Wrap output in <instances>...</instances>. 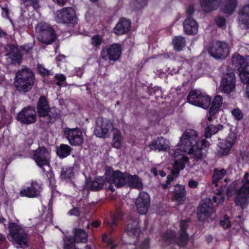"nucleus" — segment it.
<instances>
[{"mask_svg": "<svg viewBox=\"0 0 249 249\" xmlns=\"http://www.w3.org/2000/svg\"><path fill=\"white\" fill-rule=\"evenodd\" d=\"M72 170L70 167H62L61 168L60 177L62 179L71 178L73 176Z\"/></svg>", "mask_w": 249, "mask_h": 249, "instance_id": "44", "label": "nucleus"}, {"mask_svg": "<svg viewBox=\"0 0 249 249\" xmlns=\"http://www.w3.org/2000/svg\"><path fill=\"white\" fill-rule=\"evenodd\" d=\"M188 185L190 188H195L197 187L198 183L197 181L195 180H190L189 182Z\"/></svg>", "mask_w": 249, "mask_h": 249, "instance_id": "60", "label": "nucleus"}, {"mask_svg": "<svg viewBox=\"0 0 249 249\" xmlns=\"http://www.w3.org/2000/svg\"><path fill=\"white\" fill-rule=\"evenodd\" d=\"M57 155L61 158H65L70 154L71 148L67 144H61L56 149Z\"/></svg>", "mask_w": 249, "mask_h": 249, "instance_id": "36", "label": "nucleus"}, {"mask_svg": "<svg viewBox=\"0 0 249 249\" xmlns=\"http://www.w3.org/2000/svg\"><path fill=\"white\" fill-rule=\"evenodd\" d=\"M183 27L185 33L187 35H195L198 31V24L194 18H186Z\"/></svg>", "mask_w": 249, "mask_h": 249, "instance_id": "27", "label": "nucleus"}, {"mask_svg": "<svg viewBox=\"0 0 249 249\" xmlns=\"http://www.w3.org/2000/svg\"><path fill=\"white\" fill-rule=\"evenodd\" d=\"M9 233L7 235L8 239L16 245V247L22 248L27 243L28 235L24 230L16 223H10L9 225Z\"/></svg>", "mask_w": 249, "mask_h": 249, "instance_id": "4", "label": "nucleus"}, {"mask_svg": "<svg viewBox=\"0 0 249 249\" xmlns=\"http://www.w3.org/2000/svg\"><path fill=\"white\" fill-rule=\"evenodd\" d=\"M200 4L203 10L208 13L217 9L219 5L218 0H200Z\"/></svg>", "mask_w": 249, "mask_h": 249, "instance_id": "31", "label": "nucleus"}, {"mask_svg": "<svg viewBox=\"0 0 249 249\" xmlns=\"http://www.w3.org/2000/svg\"><path fill=\"white\" fill-rule=\"evenodd\" d=\"M57 18L59 22L69 25H73L76 22V18L74 10L71 7H66L58 11Z\"/></svg>", "mask_w": 249, "mask_h": 249, "instance_id": "18", "label": "nucleus"}, {"mask_svg": "<svg viewBox=\"0 0 249 249\" xmlns=\"http://www.w3.org/2000/svg\"><path fill=\"white\" fill-rule=\"evenodd\" d=\"M149 147L151 150H165L168 147L167 142L165 139L160 137L152 141L149 144Z\"/></svg>", "mask_w": 249, "mask_h": 249, "instance_id": "30", "label": "nucleus"}, {"mask_svg": "<svg viewBox=\"0 0 249 249\" xmlns=\"http://www.w3.org/2000/svg\"><path fill=\"white\" fill-rule=\"evenodd\" d=\"M75 242L72 237H69L67 241H65L64 249H76Z\"/></svg>", "mask_w": 249, "mask_h": 249, "instance_id": "46", "label": "nucleus"}, {"mask_svg": "<svg viewBox=\"0 0 249 249\" xmlns=\"http://www.w3.org/2000/svg\"><path fill=\"white\" fill-rule=\"evenodd\" d=\"M130 27V20L122 18L114 28V32L116 35H122L127 33Z\"/></svg>", "mask_w": 249, "mask_h": 249, "instance_id": "25", "label": "nucleus"}, {"mask_svg": "<svg viewBox=\"0 0 249 249\" xmlns=\"http://www.w3.org/2000/svg\"><path fill=\"white\" fill-rule=\"evenodd\" d=\"M102 38L99 36H96L92 38V44L94 46H99L102 43Z\"/></svg>", "mask_w": 249, "mask_h": 249, "instance_id": "51", "label": "nucleus"}, {"mask_svg": "<svg viewBox=\"0 0 249 249\" xmlns=\"http://www.w3.org/2000/svg\"><path fill=\"white\" fill-rule=\"evenodd\" d=\"M21 48L23 51L25 52L26 53H30L32 49V47L28 45H24L21 47Z\"/></svg>", "mask_w": 249, "mask_h": 249, "instance_id": "59", "label": "nucleus"}, {"mask_svg": "<svg viewBox=\"0 0 249 249\" xmlns=\"http://www.w3.org/2000/svg\"><path fill=\"white\" fill-rule=\"evenodd\" d=\"M198 144V138L196 131L187 129L180 138V148L185 153H191L193 148Z\"/></svg>", "mask_w": 249, "mask_h": 249, "instance_id": "6", "label": "nucleus"}, {"mask_svg": "<svg viewBox=\"0 0 249 249\" xmlns=\"http://www.w3.org/2000/svg\"><path fill=\"white\" fill-rule=\"evenodd\" d=\"M73 240L77 243H86L88 241V234L81 229L74 228L73 230Z\"/></svg>", "mask_w": 249, "mask_h": 249, "instance_id": "32", "label": "nucleus"}, {"mask_svg": "<svg viewBox=\"0 0 249 249\" xmlns=\"http://www.w3.org/2000/svg\"><path fill=\"white\" fill-rule=\"evenodd\" d=\"M36 30L37 33V39L44 44H51L56 38L53 29L46 23H38L36 28Z\"/></svg>", "mask_w": 249, "mask_h": 249, "instance_id": "7", "label": "nucleus"}, {"mask_svg": "<svg viewBox=\"0 0 249 249\" xmlns=\"http://www.w3.org/2000/svg\"><path fill=\"white\" fill-rule=\"evenodd\" d=\"M127 173H123L119 170L113 171L111 169L107 170L106 179L108 183L114 184L118 187H122L126 185Z\"/></svg>", "mask_w": 249, "mask_h": 249, "instance_id": "10", "label": "nucleus"}, {"mask_svg": "<svg viewBox=\"0 0 249 249\" xmlns=\"http://www.w3.org/2000/svg\"><path fill=\"white\" fill-rule=\"evenodd\" d=\"M37 112L40 117L43 118L46 123H53L58 118V114L55 110H51L48 102L45 96L39 98L37 105Z\"/></svg>", "mask_w": 249, "mask_h": 249, "instance_id": "5", "label": "nucleus"}, {"mask_svg": "<svg viewBox=\"0 0 249 249\" xmlns=\"http://www.w3.org/2000/svg\"><path fill=\"white\" fill-rule=\"evenodd\" d=\"M238 72L241 81L249 85V67L239 69Z\"/></svg>", "mask_w": 249, "mask_h": 249, "instance_id": "41", "label": "nucleus"}, {"mask_svg": "<svg viewBox=\"0 0 249 249\" xmlns=\"http://www.w3.org/2000/svg\"><path fill=\"white\" fill-rule=\"evenodd\" d=\"M41 190V187L36 182H33L30 187L26 189L23 190L20 192L22 196H25L29 197H36L39 195Z\"/></svg>", "mask_w": 249, "mask_h": 249, "instance_id": "26", "label": "nucleus"}, {"mask_svg": "<svg viewBox=\"0 0 249 249\" xmlns=\"http://www.w3.org/2000/svg\"><path fill=\"white\" fill-rule=\"evenodd\" d=\"M190 219L181 220L180 222V233L178 237H176V233L173 231H167L163 235L164 239L171 244H176L179 247L185 246L188 240L189 235L186 230L189 226Z\"/></svg>", "mask_w": 249, "mask_h": 249, "instance_id": "3", "label": "nucleus"}, {"mask_svg": "<svg viewBox=\"0 0 249 249\" xmlns=\"http://www.w3.org/2000/svg\"><path fill=\"white\" fill-rule=\"evenodd\" d=\"M223 90L225 93L229 94L235 88V77L232 71L225 73L221 81Z\"/></svg>", "mask_w": 249, "mask_h": 249, "instance_id": "21", "label": "nucleus"}, {"mask_svg": "<svg viewBox=\"0 0 249 249\" xmlns=\"http://www.w3.org/2000/svg\"><path fill=\"white\" fill-rule=\"evenodd\" d=\"M113 127L112 123L108 119L99 118L96 120L94 134L98 137L105 138Z\"/></svg>", "mask_w": 249, "mask_h": 249, "instance_id": "12", "label": "nucleus"}, {"mask_svg": "<svg viewBox=\"0 0 249 249\" xmlns=\"http://www.w3.org/2000/svg\"><path fill=\"white\" fill-rule=\"evenodd\" d=\"M226 174V171L224 169L218 170L215 169L213 170V174L212 177V182L215 184V187L218 186V182L219 180L222 179L224 176Z\"/></svg>", "mask_w": 249, "mask_h": 249, "instance_id": "38", "label": "nucleus"}, {"mask_svg": "<svg viewBox=\"0 0 249 249\" xmlns=\"http://www.w3.org/2000/svg\"><path fill=\"white\" fill-rule=\"evenodd\" d=\"M126 231L130 236L137 237L139 236L141 230L139 222L137 218H130L126 227Z\"/></svg>", "mask_w": 249, "mask_h": 249, "instance_id": "23", "label": "nucleus"}, {"mask_svg": "<svg viewBox=\"0 0 249 249\" xmlns=\"http://www.w3.org/2000/svg\"><path fill=\"white\" fill-rule=\"evenodd\" d=\"M201 145L204 146V147H206L209 146L210 143L209 142H207L206 140H203L201 142Z\"/></svg>", "mask_w": 249, "mask_h": 249, "instance_id": "62", "label": "nucleus"}, {"mask_svg": "<svg viewBox=\"0 0 249 249\" xmlns=\"http://www.w3.org/2000/svg\"><path fill=\"white\" fill-rule=\"evenodd\" d=\"M16 119L22 124H28L35 123L36 112L35 107H28L24 108L18 114Z\"/></svg>", "mask_w": 249, "mask_h": 249, "instance_id": "16", "label": "nucleus"}, {"mask_svg": "<svg viewBox=\"0 0 249 249\" xmlns=\"http://www.w3.org/2000/svg\"><path fill=\"white\" fill-rule=\"evenodd\" d=\"M121 51L122 48L120 44H113L109 47L103 48L101 56L105 60H109L115 61L120 57Z\"/></svg>", "mask_w": 249, "mask_h": 249, "instance_id": "15", "label": "nucleus"}, {"mask_svg": "<svg viewBox=\"0 0 249 249\" xmlns=\"http://www.w3.org/2000/svg\"><path fill=\"white\" fill-rule=\"evenodd\" d=\"M230 181V179H228V178H225L224 179V182L226 183V184H223L222 187H221V188L217 191V192L216 193V196H218L224 195V194L222 193L223 192V189L227 185V183L228 182H229Z\"/></svg>", "mask_w": 249, "mask_h": 249, "instance_id": "56", "label": "nucleus"}, {"mask_svg": "<svg viewBox=\"0 0 249 249\" xmlns=\"http://www.w3.org/2000/svg\"><path fill=\"white\" fill-rule=\"evenodd\" d=\"M183 152L182 150H180V147L178 149H176L173 153V157H174V160H175L176 159H178L179 157V155H183L182 154L180 153V152Z\"/></svg>", "mask_w": 249, "mask_h": 249, "instance_id": "58", "label": "nucleus"}, {"mask_svg": "<svg viewBox=\"0 0 249 249\" xmlns=\"http://www.w3.org/2000/svg\"><path fill=\"white\" fill-rule=\"evenodd\" d=\"M231 113L235 119L237 121L241 120L243 118V114L242 112L238 108L233 109Z\"/></svg>", "mask_w": 249, "mask_h": 249, "instance_id": "47", "label": "nucleus"}, {"mask_svg": "<svg viewBox=\"0 0 249 249\" xmlns=\"http://www.w3.org/2000/svg\"><path fill=\"white\" fill-rule=\"evenodd\" d=\"M150 197L145 192H142L136 201V206L138 213L141 214H145L150 206Z\"/></svg>", "mask_w": 249, "mask_h": 249, "instance_id": "20", "label": "nucleus"}, {"mask_svg": "<svg viewBox=\"0 0 249 249\" xmlns=\"http://www.w3.org/2000/svg\"><path fill=\"white\" fill-rule=\"evenodd\" d=\"M237 5V0H223L220 9L223 13L231 15L235 11Z\"/></svg>", "mask_w": 249, "mask_h": 249, "instance_id": "28", "label": "nucleus"}, {"mask_svg": "<svg viewBox=\"0 0 249 249\" xmlns=\"http://www.w3.org/2000/svg\"><path fill=\"white\" fill-rule=\"evenodd\" d=\"M194 13V8L193 6L190 5L188 6L186 10V18H193L192 17V15Z\"/></svg>", "mask_w": 249, "mask_h": 249, "instance_id": "54", "label": "nucleus"}, {"mask_svg": "<svg viewBox=\"0 0 249 249\" xmlns=\"http://www.w3.org/2000/svg\"><path fill=\"white\" fill-rule=\"evenodd\" d=\"M5 49L8 52L6 55L10 59V62L14 64H20L22 55L18 49L13 44H7Z\"/></svg>", "mask_w": 249, "mask_h": 249, "instance_id": "22", "label": "nucleus"}, {"mask_svg": "<svg viewBox=\"0 0 249 249\" xmlns=\"http://www.w3.org/2000/svg\"><path fill=\"white\" fill-rule=\"evenodd\" d=\"M179 157L178 159H176L174 160L175 169L172 170L170 175H168L166 183L161 185L164 189L167 188L168 185L174 179V178L178 176L179 170L184 168L185 164L182 161L187 162L188 160V158L184 157L183 155H179Z\"/></svg>", "mask_w": 249, "mask_h": 249, "instance_id": "14", "label": "nucleus"}, {"mask_svg": "<svg viewBox=\"0 0 249 249\" xmlns=\"http://www.w3.org/2000/svg\"><path fill=\"white\" fill-rule=\"evenodd\" d=\"M223 128L222 125L218 124L216 126L213 124L209 125L205 128V135L206 138H211L212 135L216 133L218 131Z\"/></svg>", "mask_w": 249, "mask_h": 249, "instance_id": "37", "label": "nucleus"}, {"mask_svg": "<svg viewBox=\"0 0 249 249\" xmlns=\"http://www.w3.org/2000/svg\"><path fill=\"white\" fill-rule=\"evenodd\" d=\"M238 23L249 28V4L244 6L239 12Z\"/></svg>", "mask_w": 249, "mask_h": 249, "instance_id": "29", "label": "nucleus"}, {"mask_svg": "<svg viewBox=\"0 0 249 249\" xmlns=\"http://www.w3.org/2000/svg\"><path fill=\"white\" fill-rule=\"evenodd\" d=\"M187 100L192 105L207 108L210 105L211 99L204 93L197 90H192L187 96Z\"/></svg>", "mask_w": 249, "mask_h": 249, "instance_id": "9", "label": "nucleus"}, {"mask_svg": "<svg viewBox=\"0 0 249 249\" xmlns=\"http://www.w3.org/2000/svg\"><path fill=\"white\" fill-rule=\"evenodd\" d=\"M55 79H57L59 81L63 82L65 80V77L63 74H56L55 76Z\"/></svg>", "mask_w": 249, "mask_h": 249, "instance_id": "61", "label": "nucleus"}, {"mask_svg": "<svg viewBox=\"0 0 249 249\" xmlns=\"http://www.w3.org/2000/svg\"><path fill=\"white\" fill-rule=\"evenodd\" d=\"M37 70L39 72L43 75H49L50 74V71L44 68L41 65H38Z\"/></svg>", "mask_w": 249, "mask_h": 249, "instance_id": "50", "label": "nucleus"}, {"mask_svg": "<svg viewBox=\"0 0 249 249\" xmlns=\"http://www.w3.org/2000/svg\"><path fill=\"white\" fill-rule=\"evenodd\" d=\"M123 213L122 212H118L117 215H112L111 217L112 221L108 223V224L110 226L112 227L113 225H116V221L117 220L121 218V216L123 215Z\"/></svg>", "mask_w": 249, "mask_h": 249, "instance_id": "49", "label": "nucleus"}, {"mask_svg": "<svg viewBox=\"0 0 249 249\" xmlns=\"http://www.w3.org/2000/svg\"><path fill=\"white\" fill-rule=\"evenodd\" d=\"M173 43L175 49L177 51H180L185 47L186 41L183 37L179 36L175 37Z\"/></svg>", "mask_w": 249, "mask_h": 249, "instance_id": "39", "label": "nucleus"}, {"mask_svg": "<svg viewBox=\"0 0 249 249\" xmlns=\"http://www.w3.org/2000/svg\"><path fill=\"white\" fill-rule=\"evenodd\" d=\"M147 4L146 0H134L132 4V7L135 10H140L144 7Z\"/></svg>", "mask_w": 249, "mask_h": 249, "instance_id": "45", "label": "nucleus"}, {"mask_svg": "<svg viewBox=\"0 0 249 249\" xmlns=\"http://www.w3.org/2000/svg\"><path fill=\"white\" fill-rule=\"evenodd\" d=\"M235 140V134L233 133H231L224 140H223L222 142L218 144L219 148L217 151L218 155L220 156L227 155Z\"/></svg>", "mask_w": 249, "mask_h": 249, "instance_id": "19", "label": "nucleus"}, {"mask_svg": "<svg viewBox=\"0 0 249 249\" xmlns=\"http://www.w3.org/2000/svg\"><path fill=\"white\" fill-rule=\"evenodd\" d=\"M224 195L214 196L213 197V201L217 204H222L224 202Z\"/></svg>", "mask_w": 249, "mask_h": 249, "instance_id": "52", "label": "nucleus"}, {"mask_svg": "<svg viewBox=\"0 0 249 249\" xmlns=\"http://www.w3.org/2000/svg\"><path fill=\"white\" fill-rule=\"evenodd\" d=\"M126 185L131 187L141 189L142 188V184L141 179L136 175L132 176L127 174Z\"/></svg>", "mask_w": 249, "mask_h": 249, "instance_id": "33", "label": "nucleus"}, {"mask_svg": "<svg viewBox=\"0 0 249 249\" xmlns=\"http://www.w3.org/2000/svg\"><path fill=\"white\" fill-rule=\"evenodd\" d=\"M33 159L36 164L45 171L43 166L50 169V157L49 151L44 147H39L34 151Z\"/></svg>", "mask_w": 249, "mask_h": 249, "instance_id": "13", "label": "nucleus"}, {"mask_svg": "<svg viewBox=\"0 0 249 249\" xmlns=\"http://www.w3.org/2000/svg\"><path fill=\"white\" fill-rule=\"evenodd\" d=\"M204 149L202 148L199 147V143L196 145L189 154H193L194 158L196 160H201L205 156L204 153L203 151Z\"/></svg>", "mask_w": 249, "mask_h": 249, "instance_id": "40", "label": "nucleus"}, {"mask_svg": "<svg viewBox=\"0 0 249 249\" xmlns=\"http://www.w3.org/2000/svg\"><path fill=\"white\" fill-rule=\"evenodd\" d=\"M215 21L217 25H218V26L221 27L225 24V19L223 17H217L215 18Z\"/></svg>", "mask_w": 249, "mask_h": 249, "instance_id": "53", "label": "nucleus"}, {"mask_svg": "<svg viewBox=\"0 0 249 249\" xmlns=\"http://www.w3.org/2000/svg\"><path fill=\"white\" fill-rule=\"evenodd\" d=\"M2 9L3 11V15L6 17H7L8 18V14H9V11H8V9L5 8H3Z\"/></svg>", "mask_w": 249, "mask_h": 249, "instance_id": "64", "label": "nucleus"}, {"mask_svg": "<svg viewBox=\"0 0 249 249\" xmlns=\"http://www.w3.org/2000/svg\"><path fill=\"white\" fill-rule=\"evenodd\" d=\"M105 183L104 179L101 177L96 178L92 182L91 186L92 191H99L103 187Z\"/></svg>", "mask_w": 249, "mask_h": 249, "instance_id": "43", "label": "nucleus"}, {"mask_svg": "<svg viewBox=\"0 0 249 249\" xmlns=\"http://www.w3.org/2000/svg\"><path fill=\"white\" fill-rule=\"evenodd\" d=\"M222 102V98L220 95L216 96L213 99L211 106L209 114L213 116L218 111Z\"/></svg>", "mask_w": 249, "mask_h": 249, "instance_id": "34", "label": "nucleus"}, {"mask_svg": "<svg viewBox=\"0 0 249 249\" xmlns=\"http://www.w3.org/2000/svg\"><path fill=\"white\" fill-rule=\"evenodd\" d=\"M91 225L94 228H98L100 225V223L97 221H95L91 223Z\"/></svg>", "mask_w": 249, "mask_h": 249, "instance_id": "63", "label": "nucleus"}, {"mask_svg": "<svg viewBox=\"0 0 249 249\" xmlns=\"http://www.w3.org/2000/svg\"><path fill=\"white\" fill-rule=\"evenodd\" d=\"M209 54L216 59H224L230 54L228 44L220 41H213L208 49Z\"/></svg>", "mask_w": 249, "mask_h": 249, "instance_id": "8", "label": "nucleus"}, {"mask_svg": "<svg viewBox=\"0 0 249 249\" xmlns=\"http://www.w3.org/2000/svg\"><path fill=\"white\" fill-rule=\"evenodd\" d=\"M238 180L231 182L227 187L225 193L229 197L236 195L234 199L237 205L242 209H244L249 203V174L246 173L241 181L240 188Z\"/></svg>", "mask_w": 249, "mask_h": 249, "instance_id": "1", "label": "nucleus"}, {"mask_svg": "<svg viewBox=\"0 0 249 249\" xmlns=\"http://www.w3.org/2000/svg\"><path fill=\"white\" fill-rule=\"evenodd\" d=\"M232 65L237 68L238 71L239 69L245 67H249V56L244 57L238 53H235L232 57Z\"/></svg>", "mask_w": 249, "mask_h": 249, "instance_id": "24", "label": "nucleus"}, {"mask_svg": "<svg viewBox=\"0 0 249 249\" xmlns=\"http://www.w3.org/2000/svg\"><path fill=\"white\" fill-rule=\"evenodd\" d=\"M215 212L212 200L209 198L203 199L197 211V217L200 221L207 220Z\"/></svg>", "mask_w": 249, "mask_h": 249, "instance_id": "11", "label": "nucleus"}, {"mask_svg": "<svg viewBox=\"0 0 249 249\" xmlns=\"http://www.w3.org/2000/svg\"><path fill=\"white\" fill-rule=\"evenodd\" d=\"M220 225L225 229L230 227V221L227 215H225L223 219L220 221Z\"/></svg>", "mask_w": 249, "mask_h": 249, "instance_id": "48", "label": "nucleus"}, {"mask_svg": "<svg viewBox=\"0 0 249 249\" xmlns=\"http://www.w3.org/2000/svg\"><path fill=\"white\" fill-rule=\"evenodd\" d=\"M64 135L71 145H80L83 143L82 133L78 128H66L64 129Z\"/></svg>", "mask_w": 249, "mask_h": 249, "instance_id": "17", "label": "nucleus"}, {"mask_svg": "<svg viewBox=\"0 0 249 249\" xmlns=\"http://www.w3.org/2000/svg\"><path fill=\"white\" fill-rule=\"evenodd\" d=\"M35 82V75L29 68L22 69L16 73L14 86L19 92L25 93L30 91Z\"/></svg>", "mask_w": 249, "mask_h": 249, "instance_id": "2", "label": "nucleus"}, {"mask_svg": "<svg viewBox=\"0 0 249 249\" xmlns=\"http://www.w3.org/2000/svg\"><path fill=\"white\" fill-rule=\"evenodd\" d=\"M80 211L79 209L77 207L74 208L69 212V214L71 215H75L76 216H79L80 215Z\"/></svg>", "mask_w": 249, "mask_h": 249, "instance_id": "55", "label": "nucleus"}, {"mask_svg": "<svg viewBox=\"0 0 249 249\" xmlns=\"http://www.w3.org/2000/svg\"><path fill=\"white\" fill-rule=\"evenodd\" d=\"M122 135L120 131L118 129L114 131L113 137L112 146L115 148H119L121 147Z\"/></svg>", "mask_w": 249, "mask_h": 249, "instance_id": "42", "label": "nucleus"}, {"mask_svg": "<svg viewBox=\"0 0 249 249\" xmlns=\"http://www.w3.org/2000/svg\"><path fill=\"white\" fill-rule=\"evenodd\" d=\"M149 245V240L146 239L142 242L140 246V249H148Z\"/></svg>", "mask_w": 249, "mask_h": 249, "instance_id": "57", "label": "nucleus"}, {"mask_svg": "<svg viewBox=\"0 0 249 249\" xmlns=\"http://www.w3.org/2000/svg\"><path fill=\"white\" fill-rule=\"evenodd\" d=\"M186 196V190L184 186L177 184L175 187L174 196L175 199L178 201L183 199Z\"/></svg>", "mask_w": 249, "mask_h": 249, "instance_id": "35", "label": "nucleus"}]
</instances>
